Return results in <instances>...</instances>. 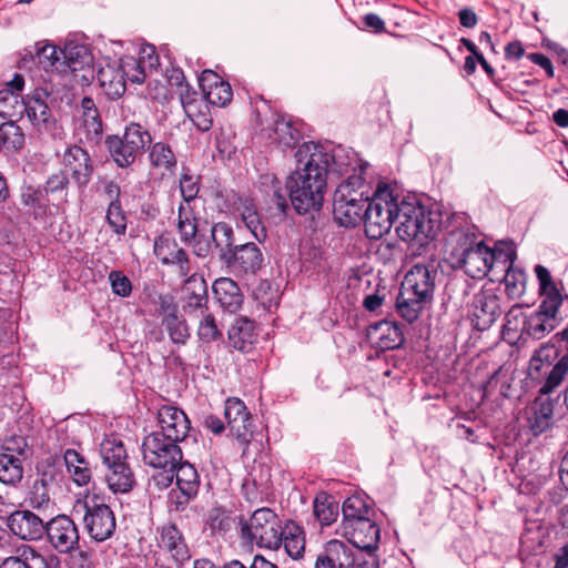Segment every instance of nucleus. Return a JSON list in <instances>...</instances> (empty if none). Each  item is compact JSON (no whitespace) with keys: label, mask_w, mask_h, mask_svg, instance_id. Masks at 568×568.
Instances as JSON below:
<instances>
[{"label":"nucleus","mask_w":568,"mask_h":568,"mask_svg":"<svg viewBox=\"0 0 568 568\" xmlns=\"http://www.w3.org/2000/svg\"><path fill=\"white\" fill-rule=\"evenodd\" d=\"M295 158L298 166L286 183L291 203L300 214L317 211L322 207L327 187L326 158L322 153H316L314 142L301 144Z\"/></svg>","instance_id":"1"},{"label":"nucleus","mask_w":568,"mask_h":568,"mask_svg":"<svg viewBox=\"0 0 568 568\" xmlns=\"http://www.w3.org/2000/svg\"><path fill=\"white\" fill-rule=\"evenodd\" d=\"M432 213L416 201L398 202L395 215V231L404 242H415L419 246L427 244L433 239L438 227Z\"/></svg>","instance_id":"2"},{"label":"nucleus","mask_w":568,"mask_h":568,"mask_svg":"<svg viewBox=\"0 0 568 568\" xmlns=\"http://www.w3.org/2000/svg\"><path fill=\"white\" fill-rule=\"evenodd\" d=\"M364 179L361 175H348L334 193L333 213L339 225L345 227L355 226L363 221L365 211L369 203L364 197Z\"/></svg>","instance_id":"3"},{"label":"nucleus","mask_w":568,"mask_h":568,"mask_svg":"<svg viewBox=\"0 0 568 568\" xmlns=\"http://www.w3.org/2000/svg\"><path fill=\"white\" fill-rule=\"evenodd\" d=\"M398 197L389 185L379 183L364 215L365 233L369 239H381L395 225Z\"/></svg>","instance_id":"4"},{"label":"nucleus","mask_w":568,"mask_h":568,"mask_svg":"<svg viewBox=\"0 0 568 568\" xmlns=\"http://www.w3.org/2000/svg\"><path fill=\"white\" fill-rule=\"evenodd\" d=\"M180 191L183 202L179 206L178 231L183 243L192 245L193 252L199 257H206L210 251V244L206 241L196 240L195 234L199 230L197 221L191 207V201L199 192L196 180L189 174H182L180 179Z\"/></svg>","instance_id":"5"},{"label":"nucleus","mask_w":568,"mask_h":568,"mask_svg":"<svg viewBox=\"0 0 568 568\" xmlns=\"http://www.w3.org/2000/svg\"><path fill=\"white\" fill-rule=\"evenodd\" d=\"M152 142L150 132L139 123H130L125 126L124 133L111 135L106 139L108 150L120 168H129L136 158L144 153L146 146Z\"/></svg>","instance_id":"6"},{"label":"nucleus","mask_w":568,"mask_h":568,"mask_svg":"<svg viewBox=\"0 0 568 568\" xmlns=\"http://www.w3.org/2000/svg\"><path fill=\"white\" fill-rule=\"evenodd\" d=\"M73 510L84 513V528L93 540L102 542L113 535L116 527L114 514L108 505L100 503L97 496L78 500Z\"/></svg>","instance_id":"7"},{"label":"nucleus","mask_w":568,"mask_h":568,"mask_svg":"<svg viewBox=\"0 0 568 568\" xmlns=\"http://www.w3.org/2000/svg\"><path fill=\"white\" fill-rule=\"evenodd\" d=\"M282 527L275 513L270 508L256 509L242 527V534L251 542L268 549L281 546Z\"/></svg>","instance_id":"8"},{"label":"nucleus","mask_w":568,"mask_h":568,"mask_svg":"<svg viewBox=\"0 0 568 568\" xmlns=\"http://www.w3.org/2000/svg\"><path fill=\"white\" fill-rule=\"evenodd\" d=\"M179 443L152 432L142 443L143 462L148 466L162 470L175 469L183 456Z\"/></svg>","instance_id":"9"},{"label":"nucleus","mask_w":568,"mask_h":568,"mask_svg":"<svg viewBox=\"0 0 568 568\" xmlns=\"http://www.w3.org/2000/svg\"><path fill=\"white\" fill-rule=\"evenodd\" d=\"M550 347H541L535 352L529 362V376L538 379L546 375V382L540 388L541 393H551L562 381L568 372V356L561 357L556 365L551 366L549 361Z\"/></svg>","instance_id":"10"},{"label":"nucleus","mask_w":568,"mask_h":568,"mask_svg":"<svg viewBox=\"0 0 568 568\" xmlns=\"http://www.w3.org/2000/svg\"><path fill=\"white\" fill-rule=\"evenodd\" d=\"M47 541L60 555L77 550L80 534L75 523L67 515H57L45 523Z\"/></svg>","instance_id":"11"},{"label":"nucleus","mask_w":568,"mask_h":568,"mask_svg":"<svg viewBox=\"0 0 568 568\" xmlns=\"http://www.w3.org/2000/svg\"><path fill=\"white\" fill-rule=\"evenodd\" d=\"M500 314V298L493 290H483L474 296L470 317L476 329H488Z\"/></svg>","instance_id":"12"},{"label":"nucleus","mask_w":568,"mask_h":568,"mask_svg":"<svg viewBox=\"0 0 568 568\" xmlns=\"http://www.w3.org/2000/svg\"><path fill=\"white\" fill-rule=\"evenodd\" d=\"M7 526L21 540H40L45 532V523L31 510H16L9 515Z\"/></svg>","instance_id":"13"},{"label":"nucleus","mask_w":568,"mask_h":568,"mask_svg":"<svg viewBox=\"0 0 568 568\" xmlns=\"http://www.w3.org/2000/svg\"><path fill=\"white\" fill-rule=\"evenodd\" d=\"M159 429L153 433L164 435L165 438L182 442L190 430V420L185 413L174 406H162L158 412Z\"/></svg>","instance_id":"14"},{"label":"nucleus","mask_w":568,"mask_h":568,"mask_svg":"<svg viewBox=\"0 0 568 568\" xmlns=\"http://www.w3.org/2000/svg\"><path fill=\"white\" fill-rule=\"evenodd\" d=\"M496 258V253L487 247L483 241L473 250H468L453 264L463 267L473 278H480L488 274Z\"/></svg>","instance_id":"15"},{"label":"nucleus","mask_w":568,"mask_h":568,"mask_svg":"<svg viewBox=\"0 0 568 568\" xmlns=\"http://www.w3.org/2000/svg\"><path fill=\"white\" fill-rule=\"evenodd\" d=\"M561 304L554 300L542 301L538 311L531 313L524 322L523 329L536 339L542 338L556 327V317Z\"/></svg>","instance_id":"16"},{"label":"nucleus","mask_w":568,"mask_h":568,"mask_svg":"<svg viewBox=\"0 0 568 568\" xmlns=\"http://www.w3.org/2000/svg\"><path fill=\"white\" fill-rule=\"evenodd\" d=\"M341 535L354 547L363 550H374L379 541V528L372 516L352 525L341 526Z\"/></svg>","instance_id":"17"},{"label":"nucleus","mask_w":568,"mask_h":568,"mask_svg":"<svg viewBox=\"0 0 568 568\" xmlns=\"http://www.w3.org/2000/svg\"><path fill=\"white\" fill-rule=\"evenodd\" d=\"M43 95V92L36 91L31 97H28L24 102V113L40 133L57 135L59 126Z\"/></svg>","instance_id":"18"},{"label":"nucleus","mask_w":568,"mask_h":568,"mask_svg":"<svg viewBox=\"0 0 568 568\" xmlns=\"http://www.w3.org/2000/svg\"><path fill=\"white\" fill-rule=\"evenodd\" d=\"M316 153H322L326 158L325 164V176L327 178V173L334 172L339 175L348 174L351 175L357 174L362 176L367 163L359 164L356 154L352 153V155L342 146H337L331 151L326 150L325 146L316 143Z\"/></svg>","instance_id":"19"},{"label":"nucleus","mask_w":568,"mask_h":568,"mask_svg":"<svg viewBox=\"0 0 568 568\" xmlns=\"http://www.w3.org/2000/svg\"><path fill=\"white\" fill-rule=\"evenodd\" d=\"M436 275L437 272L433 265L416 264L406 273L400 287L430 301Z\"/></svg>","instance_id":"20"},{"label":"nucleus","mask_w":568,"mask_h":568,"mask_svg":"<svg viewBox=\"0 0 568 568\" xmlns=\"http://www.w3.org/2000/svg\"><path fill=\"white\" fill-rule=\"evenodd\" d=\"M182 308L185 314H203L207 311V285L202 276L190 275L182 287Z\"/></svg>","instance_id":"21"},{"label":"nucleus","mask_w":568,"mask_h":568,"mask_svg":"<svg viewBox=\"0 0 568 568\" xmlns=\"http://www.w3.org/2000/svg\"><path fill=\"white\" fill-rule=\"evenodd\" d=\"M63 164L80 189H84L89 184L93 165L85 150L78 145L68 148L63 154Z\"/></svg>","instance_id":"22"},{"label":"nucleus","mask_w":568,"mask_h":568,"mask_svg":"<svg viewBox=\"0 0 568 568\" xmlns=\"http://www.w3.org/2000/svg\"><path fill=\"white\" fill-rule=\"evenodd\" d=\"M158 545L168 552L178 564H183L191 558L190 549L180 529L171 524H164L158 529Z\"/></svg>","instance_id":"23"},{"label":"nucleus","mask_w":568,"mask_h":568,"mask_svg":"<svg viewBox=\"0 0 568 568\" xmlns=\"http://www.w3.org/2000/svg\"><path fill=\"white\" fill-rule=\"evenodd\" d=\"M230 255L225 263L243 274H255L264 262L263 254L255 243L235 246Z\"/></svg>","instance_id":"24"},{"label":"nucleus","mask_w":568,"mask_h":568,"mask_svg":"<svg viewBox=\"0 0 568 568\" xmlns=\"http://www.w3.org/2000/svg\"><path fill=\"white\" fill-rule=\"evenodd\" d=\"M354 554L345 542L333 539L317 556L315 568H354Z\"/></svg>","instance_id":"25"},{"label":"nucleus","mask_w":568,"mask_h":568,"mask_svg":"<svg viewBox=\"0 0 568 568\" xmlns=\"http://www.w3.org/2000/svg\"><path fill=\"white\" fill-rule=\"evenodd\" d=\"M206 101L215 106H225L232 100L231 85L212 70H204L199 78Z\"/></svg>","instance_id":"26"},{"label":"nucleus","mask_w":568,"mask_h":568,"mask_svg":"<svg viewBox=\"0 0 568 568\" xmlns=\"http://www.w3.org/2000/svg\"><path fill=\"white\" fill-rule=\"evenodd\" d=\"M524 417L531 433L539 435L554 423V404L549 398L538 397L526 407Z\"/></svg>","instance_id":"27"},{"label":"nucleus","mask_w":568,"mask_h":568,"mask_svg":"<svg viewBox=\"0 0 568 568\" xmlns=\"http://www.w3.org/2000/svg\"><path fill=\"white\" fill-rule=\"evenodd\" d=\"M154 254L162 264L176 265L181 276L189 275L191 268L187 255L183 248L179 247L174 240L159 237L154 243Z\"/></svg>","instance_id":"28"},{"label":"nucleus","mask_w":568,"mask_h":568,"mask_svg":"<svg viewBox=\"0 0 568 568\" xmlns=\"http://www.w3.org/2000/svg\"><path fill=\"white\" fill-rule=\"evenodd\" d=\"M480 242L473 227H459L449 232L445 248L454 263L464 253H467L468 250H473Z\"/></svg>","instance_id":"29"},{"label":"nucleus","mask_w":568,"mask_h":568,"mask_svg":"<svg viewBox=\"0 0 568 568\" xmlns=\"http://www.w3.org/2000/svg\"><path fill=\"white\" fill-rule=\"evenodd\" d=\"M212 288L217 302L225 311L235 313L241 307L243 295L233 280L220 277L213 283Z\"/></svg>","instance_id":"30"},{"label":"nucleus","mask_w":568,"mask_h":568,"mask_svg":"<svg viewBox=\"0 0 568 568\" xmlns=\"http://www.w3.org/2000/svg\"><path fill=\"white\" fill-rule=\"evenodd\" d=\"M176 485L183 495V500L178 501L176 509L185 505L199 491V474L193 465L187 462H180L174 471Z\"/></svg>","instance_id":"31"},{"label":"nucleus","mask_w":568,"mask_h":568,"mask_svg":"<svg viewBox=\"0 0 568 568\" xmlns=\"http://www.w3.org/2000/svg\"><path fill=\"white\" fill-rule=\"evenodd\" d=\"M235 205L236 212L247 230L258 242H263L266 239V230L262 224L254 201L247 196H239Z\"/></svg>","instance_id":"32"},{"label":"nucleus","mask_w":568,"mask_h":568,"mask_svg":"<svg viewBox=\"0 0 568 568\" xmlns=\"http://www.w3.org/2000/svg\"><path fill=\"white\" fill-rule=\"evenodd\" d=\"M197 235V233L195 234ZM234 233L233 229L224 222H219L211 227V241L203 237V235L195 236L196 240L206 241L210 244V250H212V245L219 252V256L222 261H226L232 251ZM211 251H209L210 253Z\"/></svg>","instance_id":"33"},{"label":"nucleus","mask_w":568,"mask_h":568,"mask_svg":"<svg viewBox=\"0 0 568 568\" xmlns=\"http://www.w3.org/2000/svg\"><path fill=\"white\" fill-rule=\"evenodd\" d=\"M230 345L243 353H247L255 342L254 324L247 318H239L229 329Z\"/></svg>","instance_id":"34"},{"label":"nucleus","mask_w":568,"mask_h":568,"mask_svg":"<svg viewBox=\"0 0 568 568\" xmlns=\"http://www.w3.org/2000/svg\"><path fill=\"white\" fill-rule=\"evenodd\" d=\"M428 302L429 300L420 297L419 295H414L409 291L400 287L396 300V310L400 317L406 322L414 323L418 320L422 311Z\"/></svg>","instance_id":"35"},{"label":"nucleus","mask_w":568,"mask_h":568,"mask_svg":"<svg viewBox=\"0 0 568 568\" xmlns=\"http://www.w3.org/2000/svg\"><path fill=\"white\" fill-rule=\"evenodd\" d=\"M374 510L368 504L367 498L361 495H353L346 498L342 506L343 520L341 526L352 525L364 518L373 516Z\"/></svg>","instance_id":"36"},{"label":"nucleus","mask_w":568,"mask_h":568,"mask_svg":"<svg viewBox=\"0 0 568 568\" xmlns=\"http://www.w3.org/2000/svg\"><path fill=\"white\" fill-rule=\"evenodd\" d=\"M105 481L113 493H128L132 489L135 478L128 463L108 468Z\"/></svg>","instance_id":"37"},{"label":"nucleus","mask_w":568,"mask_h":568,"mask_svg":"<svg viewBox=\"0 0 568 568\" xmlns=\"http://www.w3.org/2000/svg\"><path fill=\"white\" fill-rule=\"evenodd\" d=\"M64 462L69 475L78 486H84L91 480L92 473L89 463L80 453L74 449H67Z\"/></svg>","instance_id":"38"},{"label":"nucleus","mask_w":568,"mask_h":568,"mask_svg":"<svg viewBox=\"0 0 568 568\" xmlns=\"http://www.w3.org/2000/svg\"><path fill=\"white\" fill-rule=\"evenodd\" d=\"M282 544L291 558H301L305 550V538L302 528L294 523L286 524L281 531Z\"/></svg>","instance_id":"39"},{"label":"nucleus","mask_w":568,"mask_h":568,"mask_svg":"<svg viewBox=\"0 0 568 568\" xmlns=\"http://www.w3.org/2000/svg\"><path fill=\"white\" fill-rule=\"evenodd\" d=\"M260 187L267 196L268 202L274 204L280 213L284 214L288 207L286 191L281 186L277 178L272 173L261 175Z\"/></svg>","instance_id":"40"},{"label":"nucleus","mask_w":568,"mask_h":568,"mask_svg":"<svg viewBox=\"0 0 568 568\" xmlns=\"http://www.w3.org/2000/svg\"><path fill=\"white\" fill-rule=\"evenodd\" d=\"M372 334L376 335L377 344L382 349H394L402 345L404 337L396 323L379 322L372 327Z\"/></svg>","instance_id":"41"},{"label":"nucleus","mask_w":568,"mask_h":568,"mask_svg":"<svg viewBox=\"0 0 568 568\" xmlns=\"http://www.w3.org/2000/svg\"><path fill=\"white\" fill-rule=\"evenodd\" d=\"M60 53L62 67L67 65L71 71L80 70L92 62V55L84 44L69 42Z\"/></svg>","instance_id":"42"},{"label":"nucleus","mask_w":568,"mask_h":568,"mask_svg":"<svg viewBox=\"0 0 568 568\" xmlns=\"http://www.w3.org/2000/svg\"><path fill=\"white\" fill-rule=\"evenodd\" d=\"M99 81L105 93L112 98H120L125 92V80L120 71V65L113 68L108 65L99 72Z\"/></svg>","instance_id":"43"},{"label":"nucleus","mask_w":568,"mask_h":568,"mask_svg":"<svg viewBox=\"0 0 568 568\" xmlns=\"http://www.w3.org/2000/svg\"><path fill=\"white\" fill-rule=\"evenodd\" d=\"M339 507L335 499L326 493L316 495L314 499V515L323 526L332 525L338 517Z\"/></svg>","instance_id":"44"},{"label":"nucleus","mask_w":568,"mask_h":568,"mask_svg":"<svg viewBox=\"0 0 568 568\" xmlns=\"http://www.w3.org/2000/svg\"><path fill=\"white\" fill-rule=\"evenodd\" d=\"M100 455L106 468L126 463L128 457L123 443L115 437H109L102 440L100 444Z\"/></svg>","instance_id":"45"},{"label":"nucleus","mask_w":568,"mask_h":568,"mask_svg":"<svg viewBox=\"0 0 568 568\" xmlns=\"http://www.w3.org/2000/svg\"><path fill=\"white\" fill-rule=\"evenodd\" d=\"M272 132L273 133L270 134V138L274 143L281 146H293L298 140V130L293 126L291 120L284 116H278L274 121Z\"/></svg>","instance_id":"46"},{"label":"nucleus","mask_w":568,"mask_h":568,"mask_svg":"<svg viewBox=\"0 0 568 568\" xmlns=\"http://www.w3.org/2000/svg\"><path fill=\"white\" fill-rule=\"evenodd\" d=\"M48 194L43 187L27 185L21 192V202L23 205L32 210L36 216H41L48 210Z\"/></svg>","instance_id":"47"},{"label":"nucleus","mask_w":568,"mask_h":568,"mask_svg":"<svg viewBox=\"0 0 568 568\" xmlns=\"http://www.w3.org/2000/svg\"><path fill=\"white\" fill-rule=\"evenodd\" d=\"M61 49L52 44H36L34 63L48 71L50 69L60 70L62 67Z\"/></svg>","instance_id":"48"},{"label":"nucleus","mask_w":568,"mask_h":568,"mask_svg":"<svg viewBox=\"0 0 568 568\" xmlns=\"http://www.w3.org/2000/svg\"><path fill=\"white\" fill-rule=\"evenodd\" d=\"M23 468L21 460L11 454H0V481L14 485L22 479Z\"/></svg>","instance_id":"49"},{"label":"nucleus","mask_w":568,"mask_h":568,"mask_svg":"<svg viewBox=\"0 0 568 568\" xmlns=\"http://www.w3.org/2000/svg\"><path fill=\"white\" fill-rule=\"evenodd\" d=\"M24 144V134L14 122H3L0 124V149L8 151L20 150Z\"/></svg>","instance_id":"50"},{"label":"nucleus","mask_w":568,"mask_h":568,"mask_svg":"<svg viewBox=\"0 0 568 568\" xmlns=\"http://www.w3.org/2000/svg\"><path fill=\"white\" fill-rule=\"evenodd\" d=\"M50 483L42 476L33 481L29 493V504L31 507L41 509L47 508L51 501Z\"/></svg>","instance_id":"51"},{"label":"nucleus","mask_w":568,"mask_h":568,"mask_svg":"<svg viewBox=\"0 0 568 568\" xmlns=\"http://www.w3.org/2000/svg\"><path fill=\"white\" fill-rule=\"evenodd\" d=\"M535 273L539 281L540 293L544 296L542 301L554 300L557 304H561L562 296L554 283L549 271L542 265H537Z\"/></svg>","instance_id":"52"},{"label":"nucleus","mask_w":568,"mask_h":568,"mask_svg":"<svg viewBox=\"0 0 568 568\" xmlns=\"http://www.w3.org/2000/svg\"><path fill=\"white\" fill-rule=\"evenodd\" d=\"M16 554L26 568H51L50 562L53 561V558H47L29 545L20 546L17 548Z\"/></svg>","instance_id":"53"},{"label":"nucleus","mask_w":568,"mask_h":568,"mask_svg":"<svg viewBox=\"0 0 568 568\" xmlns=\"http://www.w3.org/2000/svg\"><path fill=\"white\" fill-rule=\"evenodd\" d=\"M150 161L153 166L162 170H171L176 165V158L169 145L156 142L152 145Z\"/></svg>","instance_id":"54"},{"label":"nucleus","mask_w":568,"mask_h":568,"mask_svg":"<svg viewBox=\"0 0 568 568\" xmlns=\"http://www.w3.org/2000/svg\"><path fill=\"white\" fill-rule=\"evenodd\" d=\"M162 325L174 344L184 345L190 338L189 327L185 321L178 315L162 318Z\"/></svg>","instance_id":"55"},{"label":"nucleus","mask_w":568,"mask_h":568,"mask_svg":"<svg viewBox=\"0 0 568 568\" xmlns=\"http://www.w3.org/2000/svg\"><path fill=\"white\" fill-rule=\"evenodd\" d=\"M120 71L125 81L129 80L136 84L143 83L149 73L141 67L134 57H125L121 59Z\"/></svg>","instance_id":"56"},{"label":"nucleus","mask_w":568,"mask_h":568,"mask_svg":"<svg viewBox=\"0 0 568 568\" xmlns=\"http://www.w3.org/2000/svg\"><path fill=\"white\" fill-rule=\"evenodd\" d=\"M202 316L199 327L197 336L204 343H211L221 338L222 333L216 324L215 317L206 312L200 314Z\"/></svg>","instance_id":"57"},{"label":"nucleus","mask_w":568,"mask_h":568,"mask_svg":"<svg viewBox=\"0 0 568 568\" xmlns=\"http://www.w3.org/2000/svg\"><path fill=\"white\" fill-rule=\"evenodd\" d=\"M106 222L116 235H124L126 232V216L121 203H109L106 209Z\"/></svg>","instance_id":"58"},{"label":"nucleus","mask_w":568,"mask_h":568,"mask_svg":"<svg viewBox=\"0 0 568 568\" xmlns=\"http://www.w3.org/2000/svg\"><path fill=\"white\" fill-rule=\"evenodd\" d=\"M230 432L243 444H247L252 437V417L248 412L227 425Z\"/></svg>","instance_id":"59"},{"label":"nucleus","mask_w":568,"mask_h":568,"mask_svg":"<svg viewBox=\"0 0 568 568\" xmlns=\"http://www.w3.org/2000/svg\"><path fill=\"white\" fill-rule=\"evenodd\" d=\"M112 292L121 297H128L132 293V283L121 271H112L109 274Z\"/></svg>","instance_id":"60"},{"label":"nucleus","mask_w":568,"mask_h":568,"mask_svg":"<svg viewBox=\"0 0 568 568\" xmlns=\"http://www.w3.org/2000/svg\"><path fill=\"white\" fill-rule=\"evenodd\" d=\"M82 124L87 131L88 139L98 138L102 132V122L98 109L95 111L84 112Z\"/></svg>","instance_id":"61"},{"label":"nucleus","mask_w":568,"mask_h":568,"mask_svg":"<svg viewBox=\"0 0 568 568\" xmlns=\"http://www.w3.org/2000/svg\"><path fill=\"white\" fill-rule=\"evenodd\" d=\"M154 304L158 306L156 311L162 318L173 317L178 315V304L171 294H160L154 300Z\"/></svg>","instance_id":"62"},{"label":"nucleus","mask_w":568,"mask_h":568,"mask_svg":"<svg viewBox=\"0 0 568 568\" xmlns=\"http://www.w3.org/2000/svg\"><path fill=\"white\" fill-rule=\"evenodd\" d=\"M135 59L148 72L156 70L159 67V55L153 45L142 47L139 51V57Z\"/></svg>","instance_id":"63"},{"label":"nucleus","mask_w":568,"mask_h":568,"mask_svg":"<svg viewBox=\"0 0 568 568\" xmlns=\"http://www.w3.org/2000/svg\"><path fill=\"white\" fill-rule=\"evenodd\" d=\"M247 409L245 404L239 398H229L225 402L224 417L227 425L235 422L239 417L246 414Z\"/></svg>","instance_id":"64"}]
</instances>
